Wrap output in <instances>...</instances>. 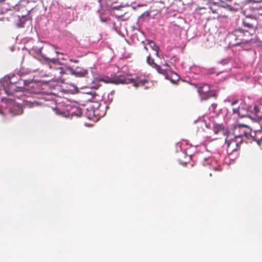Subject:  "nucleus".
Returning <instances> with one entry per match:
<instances>
[{
  "instance_id": "obj_1",
  "label": "nucleus",
  "mask_w": 262,
  "mask_h": 262,
  "mask_svg": "<svg viewBox=\"0 0 262 262\" xmlns=\"http://www.w3.org/2000/svg\"><path fill=\"white\" fill-rule=\"evenodd\" d=\"M251 132V129L247 124L238 123L235 126L233 131L234 138L226 140L227 152L231 154L234 151L238 150L243 142V136H244L247 139L252 137Z\"/></svg>"
},
{
  "instance_id": "obj_2",
  "label": "nucleus",
  "mask_w": 262,
  "mask_h": 262,
  "mask_svg": "<svg viewBox=\"0 0 262 262\" xmlns=\"http://www.w3.org/2000/svg\"><path fill=\"white\" fill-rule=\"evenodd\" d=\"M229 37L230 39V43L233 46H236L241 43L248 42V38H244L242 29L234 31L229 35Z\"/></svg>"
},
{
  "instance_id": "obj_3",
  "label": "nucleus",
  "mask_w": 262,
  "mask_h": 262,
  "mask_svg": "<svg viewBox=\"0 0 262 262\" xmlns=\"http://www.w3.org/2000/svg\"><path fill=\"white\" fill-rule=\"evenodd\" d=\"M112 80L114 84H129L132 83L134 81V79L130 78L129 75L127 74L115 75L112 76Z\"/></svg>"
},
{
  "instance_id": "obj_4",
  "label": "nucleus",
  "mask_w": 262,
  "mask_h": 262,
  "mask_svg": "<svg viewBox=\"0 0 262 262\" xmlns=\"http://www.w3.org/2000/svg\"><path fill=\"white\" fill-rule=\"evenodd\" d=\"M19 88H18L16 84L14 83H10L6 86L4 87V90L5 93L8 95H14V97H17L20 99V97H23V95L20 94H17L19 92Z\"/></svg>"
},
{
  "instance_id": "obj_5",
  "label": "nucleus",
  "mask_w": 262,
  "mask_h": 262,
  "mask_svg": "<svg viewBox=\"0 0 262 262\" xmlns=\"http://www.w3.org/2000/svg\"><path fill=\"white\" fill-rule=\"evenodd\" d=\"M212 129L215 134L221 133L223 135L226 136L228 133V129L223 124H214Z\"/></svg>"
},
{
  "instance_id": "obj_6",
  "label": "nucleus",
  "mask_w": 262,
  "mask_h": 262,
  "mask_svg": "<svg viewBox=\"0 0 262 262\" xmlns=\"http://www.w3.org/2000/svg\"><path fill=\"white\" fill-rule=\"evenodd\" d=\"M72 75L76 77H85L88 74V71L86 69H81L79 70V68H77L76 70L74 71L73 68L70 67L68 68Z\"/></svg>"
},
{
  "instance_id": "obj_7",
  "label": "nucleus",
  "mask_w": 262,
  "mask_h": 262,
  "mask_svg": "<svg viewBox=\"0 0 262 262\" xmlns=\"http://www.w3.org/2000/svg\"><path fill=\"white\" fill-rule=\"evenodd\" d=\"M210 91V88L207 84H200L198 88V92L201 95H207V96H210V95H208Z\"/></svg>"
},
{
  "instance_id": "obj_8",
  "label": "nucleus",
  "mask_w": 262,
  "mask_h": 262,
  "mask_svg": "<svg viewBox=\"0 0 262 262\" xmlns=\"http://www.w3.org/2000/svg\"><path fill=\"white\" fill-rule=\"evenodd\" d=\"M243 25L245 27H247V28L252 31V32H255V25L254 23H252L251 20L249 19H246L243 20Z\"/></svg>"
},
{
  "instance_id": "obj_9",
  "label": "nucleus",
  "mask_w": 262,
  "mask_h": 262,
  "mask_svg": "<svg viewBox=\"0 0 262 262\" xmlns=\"http://www.w3.org/2000/svg\"><path fill=\"white\" fill-rule=\"evenodd\" d=\"M117 12H114V15L118 18L123 17L126 13V9L124 7H120L119 8H115Z\"/></svg>"
},
{
  "instance_id": "obj_10",
  "label": "nucleus",
  "mask_w": 262,
  "mask_h": 262,
  "mask_svg": "<svg viewBox=\"0 0 262 262\" xmlns=\"http://www.w3.org/2000/svg\"><path fill=\"white\" fill-rule=\"evenodd\" d=\"M147 82L148 80L146 78H137L136 80L134 79L132 83L135 87L137 88L139 85H145Z\"/></svg>"
},
{
  "instance_id": "obj_11",
  "label": "nucleus",
  "mask_w": 262,
  "mask_h": 262,
  "mask_svg": "<svg viewBox=\"0 0 262 262\" xmlns=\"http://www.w3.org/2000/svg\"><path fill=\"white\" fill-rule=\"evenodd\" d=\"M97 80L101 81L105 83H111L113 84L112 76L108 77L107 76H101L97 78Z\"/></svg>"
},
{
  "instance_id": "obj_12",
  "label": "nucleus",
  "mask_w": 262,
  "mask_h": 262,
  "mask_svg": "<svg viewBox=\"0 0 262 262\" xmlns=\"http://www.w3.org/2000/svg\"><path fill=\"white\" fill-rule=\"evenodd\" d=\"M255 32H252L249 30H243V34L244 35V38H248V42L251 40V36Z\"/></svg>"
},
{
  "instance_id": "obj_13",
  "label": "nucleus",
  "mask_w": 262,
  "mask_h": 262,
  "mask_svg": "<svg viewBox=\"0 0 262 262\" xmlns=\"http://www.w3.org/2000/svg\"><path fill=\"white\" fill-rule=\"evenodd\" d=\"M154 68H156L157 71L163 75H167V69L162 68L161 66L156 65L154 67Z\"/></svg>"
},
{
  "instance_id": "obj_14",
  "label": "nucleus",
  "mask_w": 262,
  "mask_h": 262,
  "mask_svg": "<svg viewBox=\"0 0 262 262\" xmlns=\"http://www.w3.org/2000/svg\"><path fill=\"white\" fill-rule=\"evenodd\" d=\"M149 44L151 46V47L152 48V49L155 51V54L157 56H159V47L156 45L154 42L150 41L149 42Z\"/></svg>"
},
{
  "instance_id": "obj_15",
  "label": "nucleus",
  "mask_w": 262,
  "mask_h": 262,
  "mask_svg": "<svg viewBox=\"0 0 262 262\" xmlns=\"http://www.w3.org/2000/svg\"><path fill=\"white\" fill-rule=\"evenodd\" d=\"M147 62L152 68H154L157 65V64L155 62L154 59L150 57V55H148L147 56Z\"/></svg>"
},
{
  "instance_id": "obj_16",
  "label": "nucleus",
  "mask_w": 262,
  "mask_h": 262,
  "mask_svg": "<svg viewBox=\"0 0 262 262\" xmlns=\"http://www.w3.org/2000/svg\"><path fill=\"white\" fill-rule=\"evenodd\" d=\"M82 115V112L81 110H77V112H73L72 113V116H76L77 117H80Z\"/></svg>"
},
{
  "instance_id": "obj_17",
  "label": "nucleus",
  "mask_w": 262,
  "mask_h": 262,
  "mask_svg": "<svg viewBox=\"0 0 262 262\" xmlns=\"http://www.w3.org/2000/svg\"><path fill=\"white\" fill-rule=\"evenodd\" d=\"M162 66L163 67V68L167 69V72L170 70V66L167 63L163 64Z\"/></svg>"
},
{
  "instance_id": "obj_18",
  "label": "nucleus",
  "mask_w": 262,
  "mask_h": 262,
  "mask_svg": "<svg viewBox=\"0 0 262 262\" xmlns=\"http://www.w3.org/2000/svg\"><path fill=\"white\" fill-rule=\"evenodd\" d=\"M14 107H15V106H14ZM16 107H17L18 111H17V113H14V115H18V114H21L23 111L21 108H19L18 106H16Z\"/></svg>"
},
{
  "instance_id": "obj_19",
  "label": "nucleus",
  "mask_w": 262,
  "mask_h": 262,
  "mask_svg": "<svg viewBox=\"0 0 262 262\" xmlns=\"http://www.w3.org/2000/svg\"><path fill=\"white\" fill-rule=\"evenodd\" d=\"M254 110L256 113H258L259 111L258 106L255 105L254 107Z\"/></svg>"
},
{
  "instance_id": "obj_20",
  "label": "nucleus",
  "mask_w": 262,
  "mask_h": 262,
  "mask_svg": "<svg viewBox=\"0 0 262 262\" xmlns=\"http://www.w3.org/2000/svg\"><path fill=\"white\" fill-rule=\"evenodd\" d=\"M238 101L237 100H235L233 101L232 102L231 105H234V104H236V103L238 102Z\"/></svg>"
},
{
  "instance_id": "obj_21",
  "label": "nucleus",
  "mask_w": 262,
  "mask_h": 262,
  "mask_svg": "<svg viewBox=\"0 0 262 262\" xmlns=\"http://www.w3.org/2000/svg\"><path fill=\"white\" fill-rule=\"evenodd\" d=\"M233 112L234 113H238V115H239V109H238V110L233 109Z\"/></svg>"
},
{
  "instance_id": "obj_22",
  "label": "nucleus",
  "mask_w": 262,
  "mask_h": 262,
  "mask_svg": "<svg viewBox=\"0 0 262 262\" xmlns=\"http://www.w3.org/2000/svg\"><path fill=\"white\" fill-rule=\"evenodd\" d=\"M70 61L71 62H74V63L78 62V60H77L70 59Z\"/></svg>"
},
{
  "instance_id": "obj_23",
  "label": "nucleus",
  "mask_w": 262,
  "mask_h": 262,
  "mask_svg": "<svg viewBox=\"0 0 262 262\" xmlns=\"http://www.w3.org/2000/svg\"><path fill=\"white\" fill-rule=\"evenodd\" d=\"M211 106H212V107L213 108H216V106H217V104H214V103H213V104H212L211 105Z\"/></svg>"
},
{
  "instance_id": "obj_24",
  "label": "nucleus",
  "mask_w": 262,
  "mask_h": 262,
  "mask_svg": "<svg viewBox=\"0 0 262 262\" xmlns=\"http://www.w3.org/2000/svg\"><path fill=\"white\" fill-rule=\"evenodd\" d=\"M259 123H260L261 127L262 128V118H261L259 120Z\"/></svg>"
},
{
  "instance_id": "obj_25",
  "label": "nucleus",
  "mask_w": 262,
  "mask_h": 262,
  "mask_svg": "<svg viewBox=\"0 0 262 262\" xmlns=\"http://www.w3.org/2000/svg\"><path fill=\"white\" fill-rule=\"evenodd\" d=\"M53 47L54 48V49H58L57 47L55 46H53Z\"/></svg>"
},
{
  "instance_id": "obj_26",
  "label": "nucleus",
  "mask_w": 262,
  "mask_h": 262,
  "mask_svg": "<svg viewBox=\"0 0 262 262\" xmlns=\"http://www.w3.org/2000/svg\"><path fill=\"white\" fill-rule=\"evenodd\" d=\"M18 27H19V28H20V27H23V25H18Z\"/></svg>"
},
{
  "instance_id": "obj_27",
  "label": "nucleus",
  "mask_w": 262,
  "mask_h": 262,
  "mask_svg": "<svg viewBox=\"0 0 262 262\" xmlns=\"http://www.w3.org/2000/svg\"><path fill=\"white\" fill-rule=\"evenodd\" d=\"M2 113V108L0 107V114Z\"/></svg>"
},
{
  "instance_id": "obj_28",
  "label": "nucleus",
  "mask_w": 262,
  "mask_h": 262,
  "mask_svg": "<svg viewBox=\"0 0 262 262\" xmlns=\"http://www.w3.org/2000/svg\"><path fill=\"white\" fill-rule=\"evenodd\" d=\"M32 104H33V105H36L37 104H36V103H33Z\"/></svg>"
},
{
  "instance_id": "obj_29",
  "label": "nucleus",
  "mask_w": 262,
  "mask_h": 262,
  "mask_svg": "<svg viewBox=\"0 0 262 262\" xmlns=\"http://www.w3.org/2000/svg\"><path fill=\"white\" fill-rule=\"evenodd\" d=\"M56 53L57 54H59V52H58V51H56Z\"/></svg>"
},
{
  "instance_id": "obj_30",
  "label": "nucleus",
  "mask_w": 262,
  "mask_h": 262,
  "mask_svg": "<svg viewBox=\"0 0 262 262\" xmlns=\"http://www.w3.org/2000/svg\"><path fill=\"white\" fill-rule=\"evenodd\" d=\"M144 49H145V50H147V47H146V46H145V47H144Z\"/></svg>"
},
{
  "instance_id": "obj_31",
  "label": "nucleus",
  "mask_w": 262,
  "mask_h": 262,
  "mask_svg": "<svg viewBox=\"0 0 262 262\" xmlns=\"http://www.w3.org/2000/svg\"><path fill=\"white\" fill-rule=\"evenodd\" d=\"M245 117L246 118H250L249 117V116H245Z\"/></svg>"
},
{
  "instance_id": "obj_32",
  "label": "nucleus",
  "mask_w": 262,
  "mask_h": 262,
  "mask_svg": "<svg viewBox=\"0 0 262 262\" xmlns=\"http://www.w3.org/2000/svg\"><path fill=\"white\" fill-rule=\"evenodd\" d=\"M9 112H10V113H13V112H12V110H10V111H9Z\"/></svg>"
}]
</instances>
